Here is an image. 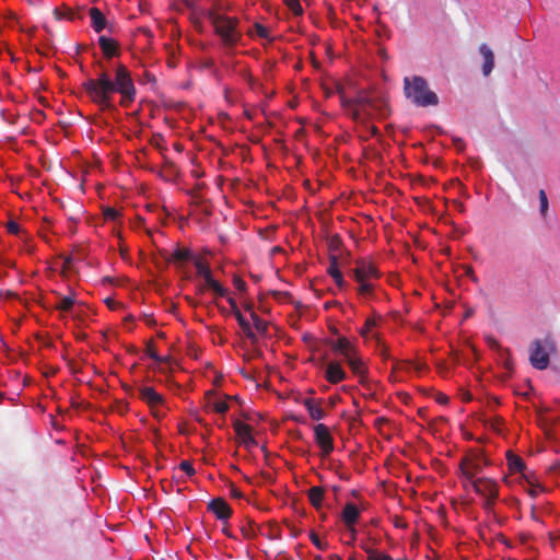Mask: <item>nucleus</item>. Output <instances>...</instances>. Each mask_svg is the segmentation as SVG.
Segmentation results:
<instances>
[{"mask_svg":"<svg viewBox=\"0 0 560 560\" xmlns=\"http://www.w3.org/2000/svg\"><path fill=\"white\" fill-rule=\"evenodd\" d=\"M556 351V343L552 338L535 340L529 348L530 364L538 369L545 370L549 364V357Z\"/></svg>","mask_w":560,"mask_h":560,"instance_id":"nucleus-9","label":"nucleus"},{"mask_svg":"<svg viewBox=\"0 0 560 560\" xmlns=\"http://www.w3.org/2000/svg\"><path fill=\"white\" fill-rule=\"evenodd\" d=\"M488 346L497 352V358L499 362L503 365L506 371L513 370V361L512 355L509 349L503 348L494 338H487Z\"/></svg>","mask_w":560,"mask_h":560,"instance_id":"nucleus-15","label":"nucleus"},{"mask_svg":"<svg viewBox=\"0 0 560 560\" xmlns=\"http://www.w3.org/2000/svg\"><path fill=\"white\" fill-rule=\"evenodd\" d=\"M329 275L334 279L335 283L338 285V288H342L345 285V280L342 277L341 271L337 268L336 265H331L328 269Z\"/></svg>","mask_w":560,"mask_h":560,"instance_id":"nucleus-29","label":"nucleus"},{"mask_svg":"<svg viewBox=\"0 0 560 560\" xmlns=\"http://www.w3.org/2000/svg\"><path fill=\"white\" fill-rule=\"evenodd\" d=\"M235 432L237 438L246 447H253L257 444L255 441L250 425L242 422L235 423Z\"/></svg>","mask_w":560,"mask_h":560,"instance_id":"nucleus-21","label":"nucleus"},{"mask_svg":"<svg viewBox=\"0 0 560 560\" xmlns=\"http://www.w3.org/2000/svg\"><path fill=\"white\" fill-rule=\"evenodd\" d=\"M138 397L148 406L154 419L160 421L166 417L170 410L168 402L166 398L152 386H140L138 388Z\"/></svg>","mask_w":560,"mask_h":560,"instance_id":"nucleus-8","label":"nucleus"},{"mask_svg":"<svg viewBox=\"0 0 560 560\" xmlns=\"http://www.w3.org/2000/svg\"><path fill=\"white\" fill-rule=\"evenodd\" d=\"M247 35L250 37H259L261 39L272 40L269 28L260 23H255L250 28H248Z\"/></svg>","mask_w":560,"mask_h":560,"instance_id":"nucleus-26","label":"nucleus"},{"mask_svg":"<svg viewBox=\"0 0 560 560\" xmlns=\"http://www.w3.org/2000/svg\"><path fill=\"white\" fill-rule=\"evenodd\" d=\"M283 1L293 14H295V15L303 14V8L300 3V0H283Z\"/></svg>","mask_w":560,"mask_h":560,"instance_id":"nucleus-32","label":"nucleus"},{"mask_svg":"<svg viewBox=\"0 0 560 560\" xmlns=\"http://www.w3.org/2000/svg\"><path fill=\"white\" fill-rule=\"evenodd\" d=\"M8 230L11 233L18 234L19 231H20V228H19V225L16 223L10 222L9 225H8Z\"/></svg>","mask_w":560,"mask_h":560,"instance_id":"nucleus-37","label":"nucleus"},{"mask_svg":"<svg viewBox=\"0 0 560 560\" xmlns=\"http://www.w3.org/2000/svg\"><path fill=\"white\" fill-rule=\"evenodd\" d=\"M314 436L324 455H329L334 451V439L328 427L323 423L316 424Z\"/></svg>","mask_w":560,"mask_h":560,"instance_id":"nucleus-14","label":"nucleus"},{"mask_svg":"<svg viewBox=\"0 0 560 560\" xmlns=\"http://www.w3.org/2000/svg\"><path fill=\"white\" fill-rule=\"evenodd\" d=\"M98 45L107 57H113L117 52V43L113 40L112 38H108L106 36H101L98 38Z\"/></svg>","mask_w":560,"mask_h":560,"instance_id":"nucleus-25","label":"nucleus"},{"mask_svg":"<svg viewBox=\"0 0 560 560\" xmlns=\"http://www.w3.org/2000/svg\"><path fill=\"white\" fill-rule=\"evenodd\" d=\"M455 145L458 150H463L464 149V143L460 139H456L455 141Z\"/></svg>","mask_w":560,"mask_h":560,"instance_id":"nucleus-40","label":"nucleus"},{"mask_svg":"<svg viewBox=\"0 0 560 560\" xmlns=\"http://www.w3.org/2000/svg\"><path fill=\"white\" fill-rule=\"evenodd\" d=\"M524 489L532 498H536L542 490L539 485L535 483V481L533 480L532 477H530V482H526V486H524Z\"/></svg>","mask_w":560,"mask_h":560,"instance_id":"nucleus-31","label":"nucleus"},{"mask_svg":"<svg viewBox=\"0 0 560 560\" xmlns=\"http://www.w3.org/2000/svg\"><path fill=\"white\" fill-rule=\"evenodd\" d=\"M404 91L406 97L417 106H434L439 103L438 95L431 91L422 77L405 78Z\"/></svg>","mask_w":560,"mask_h":560,"instance_id":"nucleus-6","label":"nucleus"},{"mask_svg":"<svg viewBox=\"0 0 560 560\" xmlns=\"http://www.w3.org/2000/svg\"><path fill=\"white\" fill-rule=\"evenodd\" d=\"M353 278L358 282V294L362 299L372 298L375 289V283L381 277L377 267L370 260L360 259L355 262V268L352 270Z\"/></svg>","mask_w":560,"mask_h":560,"instance_id":"nucleus-7","label":"nucleus"},{"mask_svg":"<svg viewBox=\"0 0 560 560\" xmlns=\"http://www.w3.org/2000/svg\"><path fill=\"white\" fill-rule=\"evenodd\" d=\"M89 14L91 18V25L96 33H101L102 31L107 28V20L98 8H91Z\"/></svg>","mask_w":560,"mask_h":560,"instance_id":"nucleus-22","label":"nucleus"},{"mask_svg":"<svg viewBox=\"0 0 560 560\" xmlns=\"http://www.w3.org/2000/svg\"><path fill=\"white\" fill-rule=\"evenodd\" d=\"M539 201H540V213L546 215L548 211V198L544 190L539 191Z\"/></svg>","mask_w":560,"mask_h":560,"instance_id":"nucleus-33","label":"nucleus"},{"mask_svg":"<svg viewBox=\"0 0 560 560\" xmlns=\"http://www.w3.org/2000/svg\"><path fill=\"white\" fill-rule=\"evenodd\" d=\"M331 350L349 366L359 383L368 380V366L358 347L346 337H339L330 343Z\"/></svg>","mask_w":560,"mask_h":560,"instance_id":"nucleus-4","label":"nucleus"},{"mask_svg":"<svg viewBox=\"0 0 560 560\" xmlns=\"http://www.w3.org/2000/svg\"><path fill=\"white\" fill-rule=\"evenodd\" d=\"M311 540L319 550L326 549L327 544L324 542L315 533L311 534Z\"/></svg>","mask_w":560,"mask_h":560,"instance_id":"nucleus-35","label":"nucleus"},{"mask_svg":"<svg viewBox=\"0 0 560 560\" xmlns=\"http://www.w3.org/2000/svg\"><path fill=\"white\" fill-rule=\"evenodd\" d=\"M506 464L510 474H521V479L525 482H530V475L526 471L523 459L513 454L511 451L506 453Z\"/></svg>","mask_w":560,"mask_h":560,"instance_id":"nucleus-16","label":"nucleus"},{"mask_svg":"<svg viewBox=\"0 0 560 560\" xmlns=\"http://www.w3.org/2000/svg\"><path fill=\"white\" fill-rule=\"evenodd\" d=\"M247 310L249 311L250 319L253 322L255 329L260 334L265 332L266 328H267L266 323L264 320H261L257 316V314L254 311H252L249 307H247Z\"/></svg>","mask_w":560,"mask_h":560,"instance_id":"nucleus-30","label":"nucleus"},{"mask_svg":"<svg viewBox=\"0 0 560 560\" xmlns=\"http://www.w3.org/2000/svg\"><path fill=\"white\" fill-rule=\"evenodd\" d=\"M223 532L230 536L229 529H226L225 527L223 528Z\"/></svg>","mask_w":560,"mask_h":560,"instance_id":"nucleus-41","label":"nucleus"},{"mask_svg":"<svg viewBox=\"0 0 560 560\" xmlns=\"http://www.w3.org/2000/svg\"><path fill=\"white\" fill-rule=\"evenodd\" d=\"M75 303L77 299L74 293H71L70 295L58 294L55 307L61 313L68 314L73 310Z\"/></svg>","mask_w":560,"mask_h":560,"instance_id":"nucleus-24","label":"nucleus"},{"mask_svg":"<svg viewBox=\"0 0 560 560\" xmlns=\"http://www.w3.org/2000/svg\"><path fill=\"white\" fill-rule=\"evenodd\" d=\"M206 408L219 415H225L229 410V404L217 394L209 393L206 397Z\"/></svg>","mask_w":560,"mask_h":560,"instance_id":"nucleus-17","label":"nucleus"},{"mask_svg":"<svg viewBox=\"0 0 560 560\" xmlns=\"http://www.w3.org/2000/svg\"><path fill=\"white\" fill-rule=\"evenodd\" d=\"M503 481H504L505 483H509V479H508V477H504Z\"/></svg>","mask_w":560,"mask_h":560,"instance_id":"nucleus-42","label":"nucleus"},{"mask_svg":"<svg viewBox=\"0 0 560 560\" xmlns=\"http://www.w3.org/2000/svg\"><path fill=\"white\" fill-rule=\"evenodd\" d=\"M466 275L475 282H477V277L475 276L474 269L471 267L466 268Z\"/></svg>","mask_w":560,"mask_h":560,"instance_id":"nucleus-39","label":"nucleus"},{"mask_svg":"<svg viewBox=\"0 0 560 560\" xmlns=\"http://www.w3.org/2000/svg\"><path fill=\"white\" fill-rule=\"evenodd\" d=\"M487 465V460L481 454H471L464 457L460 462L462 475L468 480L474 481L477 476Z\"/></svg>","mask_w":560,"mask_h":560,"instance_id":"nucleus-12","label":"nucleus"},{"mask_svg":"<svg viewBox=\"0 0 560 560\" xmlns=\"http://www.w3.org/2000/svg\"><path fill=\"white\" fill-rule=\"evenodd\" d=\"M209 20L225 47L233 48L241 43L243 34L238 30V19L221 12H210Z\"/></svg>","mask_w":560,"mask_h":560,"instance_id":"nucleus-5","label":"nucleus"},{"mask_svg":"<svg viewBox=\"0 0 560 560\" xmlns=\"http://www.w3.org/2000/svg\"><path fill=\"white\" fill-rule=\"evenodd\" d=\"M359 516L360 511L354 503L349 502L345 505L342 510V520L348 529L351 530L353 534L355 533L354 524L357 523Z\"/></svg>","mask_w":560,"mask_h":560,"instance_id":"nucleus-18","label":"nucleus"},{"mask_svg":"<svg viewBox=\"0 0 560 560\" xmlns=\"http://www.w3.org/2000/svg\"><path fill=\"white\" fill-rule=\"evenodd\" d=\"M323 498H324V491L322 488L313 487L310 489L308 499L314 506L319 508L322 504Z\"/></svg>","mask_w":560,"mask_h":560,"instance_id":"nucleus-28","label":"nucleus"},{"mask_svg":"<svg viewBox=\"0 0 560 560\" xmlns=\"http://www.w3.org/2000/svg\"><path fill=\"white\" fill-rule=\"evenodd\" d=\"M324 378L330 384H339L348 378V374L338 360H329L323 365Z\"/></svg>","mask_w":560,"mask_h":560,"instance_id":"nucleus-13","label":"nucleus"},{"mask_svg":"<svg viewBox=\"0 0 560 560\" xmlns=\"http://www.w3.org/2000/svg\"><path fill=\"white\" fill-rule=\"evenodd\" d=\"M479 52L483 59L482 63V74L485 77L490 75L494 68V54L492 49L487 44H481L479 47Z\"/></svg>","mask_w":560,"mask_h":560,"instance_id":"nucleus-20","label":"nucleus"},{"mask_svg":"<svg viewBox=\"0 0 560 560\" xmlns=\"http://www.w3.org/2000/svg\"><path fill=\"white\" fill-rule=\"evenodd\" d=\"M208 509L221 521H228L232 510L223 499L212 500Z\"/></svg>","mask_w":560,"mask_h":560,"instance_id":"nucleus-19","label":"nucleus"},{"mask_svg":"<svg viewBox=\"0 0 560 560\" xmlns=\"http://www.w3.org/2000/svg\"><path fill=\"white\" fill-rule=\"evenodd\" d=\"M83 85L89 97L102 109H107L112 106V94L114 92H118L121 95L120 103L122 106H128L136 95L133 81L129 71L122 65L116 68L114 81L107 72H102L96 79H90Z\"/></svg>","mask_w":560,"mask_h":560,"instance_id":"nucleus-1","label":"nucleus"},{"mask_svg":"<svg viewBox=\"0 0 560 560\" xmlns=\"http://www.w3.org/2000/svg\"><path fill=\"white\" fill-rule=\"evenodd\" d=\"M382 322L381 316H371L365 319L363 326L359 329V334L365 343L375 342L376 346L382 345L380 332Z\"/></svg>","mask_w":560,"mask_h":560,"instance_id":"nucleus-11","label":"nucleus"},{"mask_svg":"<svg viewBox=\"0 0 560 560\" xmlns=\"http://www.w3.org/2000/svg\"><path fill=\"white\" fill-rule=\"evenodd\" d=\"M118 215L119 213L113 208H107L104 210V217L108 221H115L118 218Z\"/></svg>","mask_w":560,"mask_h":560,"instance_id":"nucleus-36","label":"nucleus"},{"mask_svg":"<svg viewBox=\"0 0 560 560\" xmlns=\"http://www.w3.org/2000/svg\"><path fill=\"white\" fill-rule=\"evenodd\" d=\"M303 405L313 420L318 421L325 418L326 412L324 411L320 401H317L312 398H306Z\"/></svg>","mask_w":560,"mask_h":560,"instance_id":"nucleus-23","label":"nucleus"},{"mask_svg":"<svg viewBox=\"0 0 560 560\" xmlns=\"http://www.w3.org/2000/svg\"><path fill=\"white\" fill-rule=\"evenodd\" d=\"M475 491L486 499L485 508L491 510L499 495L498 483L486 477L477 478L471 481Z\"/></svg>","mask_w":560,"mask_h":560,"instance_id":"nucleus-10","label":"nucleus"},{"mask_svg":"<svg viewBox=\"0 0 560 560\" xmlns=\"http://www.w3.org/2000/svg\"><path fill=\"white\" fill-rule=\"evenodd\" d=\"M192 264L196 269V279L198 281L200 291L211 292L215 300L219 298L226 299L240 325L243 327L244 330H248L250 328L249 322L241 313L236 304V301L231 295L229 290L212 277V272L209 265L200 257H195L192 259Z\"/></svg>","mask_w":560,"mask_h":560,"instance_id":"nucleus-3","label":"nucleus"},{"mask_svg":"<svg viewBox=\"0 0 560 560\" xmlns=\"http://www.w3.org/2000/svg\"><path fill=\"white\" fill-rule=\"evenodd\" d=\"M234 284H235V287H236V289H237V290H240V291L245 290L246 283H245L243 280H241V279H235V280H234Z\"/></svg>","mask_w":560,"mask_h":560,"instance_id":"nucleus-38","label":"nucleus"},{"mask_svg":"<svg viewBox=\"0 0 560 560\" xmlns=\"http://www.w3.org/2000/svg\"><path fill=\"white\" fill-rule=\"evenodd\" d=\"M179 469L183 470L187 476H194L195 472H196V470L192 467V465L189 462H187V460H183L179 464Z\"/></svg>","mask_w":560,"mask_h":560,"instance_id":"nucleus-34","label":"nucleus"},{"mask_svg":"<svg viewBox=\"0 0 560 560\" xmlns=\"http://www.w3.org/2000/svg\"><path fill=\"white\" fill-rule=\"evenodd\" d=\"M194 258L195 256L190 253V250L186 248H178L172 254L171 261L180 266L186 261H192Z\"/></svg>","mask_w":560,"mask_h":560,"instance_id":"nucleus-27","label":"nucleus"},{"mask_svg":"<svg viewBox=\"0 0 560 560\" xmlns=\"http://www.w3.org/2000/svg\"><path fill=\"white\" fill-rule=\"evenodd\" d=\"M337 92L341 106L355 120L384 117L388 113L386 102L365 90L359 91L354 97L349 96L341 85L337 86Z\"/></svg>","mask_w":560,"mask_h":560,"instance_id":"nucleus-2","label":"nucleus"}]
</instances>
